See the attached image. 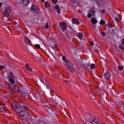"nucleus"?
I'll use <instances>...</instances> for the list:
<instances>
[{"label":"nucleus","instance_id":"nucleus-1","mask_svg":"<svg viewBox=\"0 0 124 124\" xmlns=\"http://www.w3.org/2000/svg\"><path fill=\"white\" fill-rule=\"evenodd\" d=\"M12 106L15 112L19 114V116L22 120H29L31 118V115L28 112L25 110H22L21 106L19 104L14 102L12 103Z\"/></svg>","mask_w":124,"mask_h":124},{"label":"nucleus","instance_id":"nucleus-2","mask_svg":"<svg viewBox=\"0 0 124 124\" xmlns=\"http://www.w3.org/2000/svg\"><path fill=\"white\" fill-rule=\"evenodd\" d=\"M8 78H9V81L10 82L11 84H9L8 87L9 89H12L13 88V91L14 92H19L20 89L19 87L14 85V83H18L17 79L13 76V73L10 72L8 74Z\"/></svg>","mask_w":124,"mask_h":124},{"label":"nucleus","instance_id":"nucleus-3","mask_svg":"<svg viewBox=\"0 0 124 124\" xmlns=\"http://www.w3.org/2000/svg\"><path fill=\"white\" fill-rule=\"evenodd\" d=\"M62 60L64 62L65 66L71 71V72H74V67L73 65L71 64L69 60L66 59V57L63 56L62 57Z\"/></svg>","mask_w":124,"mask_h":124},{"label":"nucleus","instance_id":"nucleus-4","mask_svg":"<svg viewBox=\"0 0 124 124\" xmlns=\"http://www.w3.org/2000/svg\"><path fill=\"white\" fill-rule=\"evenodd\" d=\"M10 13H11V8H10V6H8L4 9V16L8 17L10 15Z\"/></svg>","mask_w":124,"mask_h":124},{"label":"nucleus","instance_id":"nucleus-5","mask_svg":"<svg viewBox=\"0 0 124 124\" xmlns=\"http://www.w3.org/2000/svg\"><path fill=\"white\" fill-rule=\"evenodd\" d=\"M59 27L61 28L63 31H65L67 30L66 23L64 22H61L59 23Z\"/></svg>","mask_w":124,"mask_h":124},{"label":"nucleus","instance_id":"nucleus-6","mask_svg":"<svg viewBox=\"0 0 124 124\" xmlns=\"http://www.w3.org/2000/svg\"><path fill=\"white\" fill-rule=\"evenodd\" d=\"M31 9L35 13H36L37 14L38 13H39L40 10H39V8L36 6H32L31 7Z\"/></svg>","mask_w":124,"mask_h":124},{"label":"nucleus","instance_id":"nucleus-7","mask_svg":"<svg viewBox=\"0 0 124 124\" xmlns=\"http://www.w3.org/2000/svg\"><path fill=\"white\" fill-rule=\"evenodd\" d=\"M7 110V108L5 107V106L0 103V111H1V112H3V111L4 112H6Z\"/></svg>","mask_w":124,"mask_h":124},{"label":"nucleus","instance_id":"nucleus-8","mask_svg":"<svg viewBox=\"0 0 124 124\" xmlns=\"http://www.w3.org/2000/svg\"><path fill=\"white\" fill-rule=\"evenodd\" d=\"M78 62L82 66H84L86 64V62H85V60L84 59H81L80 60L78 59Z\"/></svg>","mask_w":124,"mask_h":124},{"label":"nucleus","instance_id":"nucleus-9","mask_svg":"<svg viewBox=\"0 0 124 124\" xmlns=\"http://www.w3.org/2000/svg\"><path fill=\"white\" fill-rule=\"evenodd\" d=\"M31 2V0H22V4L24 6H27Z\"/></svg>","mask_w":124,"mask_h":124},{"label":"nucleus","instance_id":"nucleus-10","mask_svg":"<svg viewBox=\"0 0 124 124\" xmlns=\"http://www.w3.org/2000/svg\"><path fill=\"white\" fill-rule=\"evenodd\" d=\"M104 77L105 80H107V81H108V80L110 79V74H109V73H105L104 75Z\"/></svg>","mask_w":124,"mask_h":124},{"label":"nucleus","instance_id":"nucleus-11","mask_svg":"<svg viewBox=\"0 0 124 124\" xmlns=\"http://www.w3.org/2000/svg\"><path fill=\"white\" fill-rule=\"evenodd\" d=\"M72 21L73 24H75V25L79 24V20L76 18H73Z\"/></svg>","mask_w":124,"mask_h":124},{"label":"nucleus","instance_id":"nucleus-12","mask_svg":"<svg viewBox=\"0 0 124 124\" xmlns=\"http://www.w3.org/2000/svg\"><path fill=\"white\" fill-rule=\"evenodd\" d=\"M55 9H56V10H57V13H58V14H61V10H60V6L58 5H55Z\"/></svg>","mask_w":124,"mask_h":124},{"label":"nucleus","instance_id":"nucleus-13","mask_svg":"<svg viewBox=\"0 0 124 124\" xmlns=\"http://www.w3.org/2000/svg\"><path fill=\"white\" fill-rule=\"evenodd\" d=\"M25 67H26V69L28 70L29 71H30V72H31V71H32V69H31V68L29 64H26Z\"/></svg>","mask_w":124,"mask_h":124},{"label":"nucleus","instance_id":"nucleus-14","mask_svg":"<svg viewBox=\"0 0 124 124\" xmlns=\"http://www.w3.org/2000/svg\"><path fill=\"white\" fill-rule=\"evenodd\" d=\"M70 51L72 53V54H75L76 53V50L74 47H72L70 48Z\"/></svg>","mask_w":124,"mask_h":124},{"label":"nucleus","instance_id":"nucleus-15","mask_svg":"<svg viewBox=\"0 0 124 124\" xmlns=\"http://www.w3.org/2000/svg\"><path fill=\"white\" fill-rule=\"evenodd\" d=\"M91 12L93 14H94V15L95 14V7H94L93 6L91 8Z\"/></svg>","mask_w":124,"mask_h":124},{"label":"nucleus","instance_id":"nucleus-16","mask_svg":"<svg viewBox=\"0 0 124 124\" xmlns=\"http://www.w3.org/2000/svg\"><path fill=\"white\" fill-rule=\"evenodd\" d=\"M78 37L79 39H82L83 38V33L81 32L78 33Z\"/></svg>","mask_w":124,"mask_h":124},{"label":"nucleus","instance_id":"nucleus-17","mask_svg":"<svg viewBox=\"0 0 124 124\" xmlns=\"http://www.w3.org/2000/svg\"><path fill=\"white\" fill-rule=\"evenodd\" d=\"M44 4L46 8H48L50 6V3L47 1H45Z\"/></svg>","mask_w":124,"mask_h":124},{"label":"nucleus","instance_id":"nucleus-18","mask_svg":"<svg viewBox=\"0 0 124 124\" xmlns=\"http://www.w3.org/2000/svg\"><path fill=\"white\" fill-rule=\"evenodd\" d=\"M91 22L92 24L94 25L95 24H96V19L94 18H91Z\"/></svg>","mask_w":124,"mask_h":124},{"label":"nucleus","instance_id":"nucleus-19","mask_svg":"<svg viewBox=\"0 0 124 124\" xmlns=\"http://www.w3.org/2000/svg\"><path fill=\"white\" fill-rule=\"evenodd\" d=\"M94 67H95V65L94 64H92L90 65V69H94Z\"/></svg>","mask_w":124,"mask_h":124},{"label":"nucleus","instance_id":"nucleus-20","mask_svg":"<svg viewBox=\"0 0 124 124\" xmlns=\"http://www.w3.org/2000/svg\"><path fill=\"white\" fill-rule=\"evenodd\" d=\"M100 25H104V24H105V21H104V20H101L100 21Z\"/></svg>","mask_w":124,"mask_h":124},{"label":"nucleus","instance_id":"nucleus-21","mask_svg":"<svg viewBox=\"0 0 124 124\" xmlns=\"http://www.w3.org/2000/svg\"><path fill=\"white\" fill-rule=\"evenodd\" d=\"M26 39H27V44H31V40H30L29 39V38H28L27 37L26 38Z\"/></svg>","mask_w":124,"mask_h":124},{"label":"nucleus","instance_id":"nucleus-22","mask_svg":"<svg viewBox=\"0 0 124 124\" xmlns=\"http://www.w3.org/2000/svg\"><path fill=\"white\" fill-rule=\"evenodd\" d=\"M35 47H36L37 49H40V45L38 44L35 45Z\"/></svg>","mask_w":124,"mask_h":124},{"label":"nucleus","instance_id":"nucleus-23","mask_svg":"<svg viewBox=\"0 0 124 124\" xmlns=\"http://www.w3.org/2000/svg\"><path fill=\"white\" fill-rule=\"evenodd\" d=\"M118 69H119V70H123L124 69V67L123 66H119Z\"/></svg>","mask_w":124,"mask_h":124},{"label":"nucleus","instance_id":"nucleus-24","mask_svg":"<svg viewBox=\"0 0 124 124\" xmlns=\"http://www.w3.org/2000/svg\"><path fill=\"white\" fill-rule=\"evenodd\" d=\"M107 27L108 28V29H111V28H112V25L110 23H108L107 25Z\"/></svg>","mask_w":124,"mask_h":124},{"label":"nucleus","instance_id":"nucleus-25","mask_svg":"<svg viewBox=\"0 0 124 124\" xmlns=\"http://www.w3.org/2000/svg\"><path fill=\"white\" fill-rule=\"evenodd\" d=\"M52 2L54 4H56V3L58 2V0H52Z\"/></svg>","mask_w":124,"mask_h":124},{"label":"nucleus","instance_id":"nucleus-26","mask_svg":"<svg viewBox=\"0 0 124 124\" xmlns=\"http://www.w3.org/2000/svg\"><path fill=\"white\" fill-rule=\"evenodd\" d=\"M87 16L88 18H92L93 15L92 14H88Z\"/></svg>","mask_w":124,"mask_h":124},{"label":"nucleus","instance_id":"nucleus-27","mask_svg":"<svg viewBox=\"0 0 124 124\" xmlns=\"http://www.w3.org/2000/svg\"><path fill=\"white\" fill-rule=\"evenodd\" d=\"M45 29H48L49 28V24L47 23L46 26H45Z\"/></svg>","mask_w":124,"mask_h":124},{"label":"nucleus","instance_id":"nucleus-28","mask_svg":"<svg viewBox=\"0 0 124 124\" xmlns=\"http://www.w3.org/2000/svg\"><path fill=\"white\" fill-rule=\"evenodd\" d=\"M4 68V66L2 65H0V70H1V69H3Z\"/></svg>","mask_w":124,"mask_h":124},{"label":"nucleus","instance_id":"nucleus-29","mask_svg":"<svg viewBox=\"0 0 124 124\" xmlns=\"http://www.w3.org/2000/svg\"><path fill=\"white\" fill-rule=\"evenodd\" d=\"M94 44V43L93 42H91L90 43V46H93V45Z\"/></svg>","mask_w":124,"mask_h":124},{"label":"nucleus","instance_id":"nucleus-30","mask_svg":"<svg viewBox=\"0 0 124 124\" xmlns=\"http://www.w3.org/2000/svg\"><path fill=\"white\" fill-rule=\"evenodd\" d=\"M24 110H28V107L24 106Z\"/></svg>","mask_w":124,"mask_h":124},{"label":"nucleus","instance_id":"nucleus-31","mask_svg":"<svg viewBox=\"0 0 124 124\" xmlns=\"http://www.w3.org/2000/svg\"><path fill=\"white\" fill-rule=\"evenodd\" d=\"M101 34L103 35V36H105V32H102Z\"/></svg>","mask_w":124,"mask_h":124},{"label":"nucleus","instance_id":"nucleus-32","mask_svg":"<svg viewBox=\"0 0 124 124\" xmlns=\"http://www.w3.org/2000/svg\"><path fill=\"white\" fill-rule=\"evenodd\" d=\"M114 19H115V21H116V22H119V20L118 18H117V17H115Z\"/></svg>","mask_w":124,"mask_h":124},{"label":"nucleus","instance_id":"nucleus-33","mask_svg":"<svg viewBox=\"0 0 124 124\" xmlns=\"http://www.w3.org/2000/svg\"><path fill=\"white\" fill-rule=\"evenodd\" d=\"M55 47L57 49V48H58V47H59V46H58L57 45H55Z\"/></svg>","mask_w":124,"mask_h":124},{"label":"nucleus","instance_id":"nucleus-34","mask_svg":"<svg viewBox=\"0 0 124 124\" xmlns=\"http://www.w3.org/2000/svg\"><path fill=\"white\" fill-rule=\"evenodd\" d=\"M22 95L23 96H27V94H26L25 93H24V94H22Z\"/></svg>","mask_w":124,"mask_h":124},{"label":"nucleus","instance_id":"nucleus-35","mask_svg":"<svg viewBox=\"0 0 124 124\" xmlns=\"http://www.w3.org/2000/svg\"><path fill=\"white\" fill-rule=\"evenodd\" d=\"M2 6V3H0V8Z\"/></svg>","mask_w":124,"mask_h":124},{"label":"nucleus","instance_id":"nucleus-36","mask_svg":"<svg viewBox=\"0 0 124 124\" xmlns=\"http://www.w3.org/2000/svg\"><path fill=\"white\" fill-rule=\"evenodd\" d=\"M2 87V83H0V88H1Z\"/></svg>","mask_w":124,"mask_h":124},{"label":"nucleus","instance_id":"nucleus-37","mask_svg":"<svg viewBox=\"0 0 124 124\" xmlns=\"http://www.w3.org/2000/svg\"><path fill=\"white\" fill-rule=\"evenodd\" d=\"M102 12H103V13H105V10H103Z\"/></svg>","mask_w":124,"mask_h":124},{"label":"nucleus","instance_id":"nucleus-38","mask_svg":"<svg viewBox=\"0 0 124 124\" xmlns=\"http://www.w3.org/2000/svg\"><path fill=\"white\" fill-rule=\"evenodd\" d=\"M42 2H44V0H41Z\"/></svg>","mask_w":124,"mask_h":124},{"label":"nucleus","instance_id":"nucleus-39","mask_svg":"<svg viewBox=\"0 0 124 124\" xmlns=\"http://www.w3.org/2000/svg\"><path fill=\"white\" fill-rule=\"evenodd\" d=\"M14 2H17V1L14 0Z\"/></svg>","mask_w":124,"mask_h":124},{"label":"nucleus","instance_id":"nucleus-40","mask_svg":"<svg viewBox=\"0 0 124 124\" xmlns=\"http://www.w3.org/2000/svg\"><path fill=\"white\" fill-rule=\"evenodd\" d=\"M93 27H94V28L95 27V25H94Z\"/></svg>","mask_w":124,"mask_h":124},{"label":"nucleus","instance_id":"nucleus-41","mask_svg":"<svg viewBox=\"0 0 124 124\" xmlns=\"http://www.w3.org/2000/svg\"><path fill=\"white\" fill-rule=\"evenodd\" d=\"M72 0V1H73V0Z\"/></svg>","mask_w":124,"mask_h":124},{"label":"nucleus","instance_id":"nucleus-42","mask_svg":"<svg viewBox=\"0 0 124 124\" xmlns=\"http://www.w3.org/2000/svg\"><path fill=\"white\" fill-rule=\"evenodd\" d=\"M47 89H48V90H49V88H47Z\"/></svg>","mask_w":124,"mask_h":124},{"label":"nucleus","instance_id":"nucleus-43","mask_svg":"<svg viewBox=\"0 0 124 124\" xmlns=\"http://www.w3.org/2000/svg\"><path fill=\"white\" fill-rule=\"evenodd\" d=\"M50 93H52V91H50Z\"/></svg>","mask_w":124,"mask_h":124}]
</instances>
